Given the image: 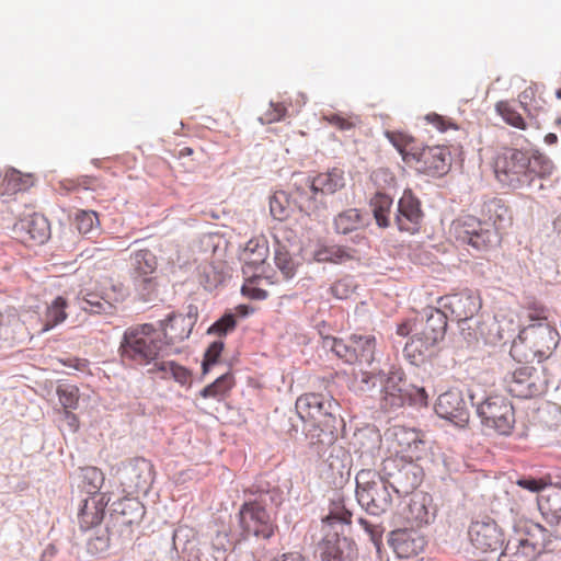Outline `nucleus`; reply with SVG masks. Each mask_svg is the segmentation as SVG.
<instances>
[{
    "mask_svg": "<svg viewBox=\"0 0 561 561\" xmlns=\"http://www.w3.org/2000/svg\"><path fill=\"white\" fill-rule=\"evenodd\" d=\"M547 309L541 305H533L528 307V319L534 321L535 323L546 322L547 320Z\"/></svg>",
    "mask_w": 561,
    "mask_h": 561,
    "instance_id": "obj_59",
    "label": "nucleus"
},
{
    "mask_svg": "<svg viewBox=\"0 0 561 561\" xmlns=\"http://www.w3.org/2000/svg\"><path fill=\"white\" fill-rule=\"evenodd\" d=\"M351 518L352 514L347 510L343 507H336L330 512L324 522L329 525H334L335 523L351 524Z\"/></svg>",
    "mask_w": 561,
    "mask_h": 561,
    "instance_id": "obj_56",
    "label": "nucleus"
},
{
    "mask_svg": "<svg viewBox=\"0 0 561 561\" xmlns=\"http://www.w3.org/2000/svg\"><path fill=\"white\" fill-rule=\"evenodd\" d=\"M363 225L360 211L350 208L337 214L333 219L334 230L341 234H347L357 230Z\"/></svg>",
    "mask_w": 561,
    "mask_h": 561,
    "instance_id": "obj_36",
    "label": "nucleus"
},
{
    "mask_svg": "<svg viewBox=\"0 0 561 561\" xmlns=\"http://www.w3.org/2000/svg\"><path fill=\"white\" fill-rule=\"evenodd\" d=\"M319 553L322 561H352L354 549L346 538L333 536L319 543Z\"/></svg>",
    "mask_w": 561,
    "mask_h": 561,
    "instance_id": "obj_29",
    "label": "nucleus"
},
{
    "mask_svg": "<svg viewBox=\"0 0 561 561\" xmlns=\"http://www.w3.org/2000/svg\"><path fill=\"white\" fill-rule=\"evenodd\" d=\"M272 561H307L306 558L299 551H291L282 554L279 558H276Z\"/></svg>",
    "mask_w": 561,
    "mask_h": 561,
    "instance_id": "obj_62",
    "label": "nucleus"
},
{
    "mask_svg": "<svg viewBox=\"0 0 561 561\" xmlns=\"http://www.w3.org/2000/svg\"><path fill=\"white\" fill-rule=\"evenodd\" d=\"M195 318L191 314H171L162 324L163 335L168 344L186 340L193 330Z\"/></svg>",
    "mask_w": 561,
    "mask_h": 561,
    "instance_id": "obj_26",
    "label": "nucleus"
},
{
    "mask_svg": "<svg viewBox=\"0 0 561 561\" xmlns=\"http://www.w3.org/2000/svg\"><path fill=\"white\" fill-rule=\"evenodd\" d=\"M270 210L272 216L276 220H284L288 217V208L282 204L277 196H274L270 201Z\"/></svg>",
    "mask_w": 561,
    "mask_h": 561,
    "instance_id": "obj_57",
    "label": "nucleus"
},
{
    "mask_svg": "<svg viewBox=\"0 0 561 561\" xmlns=\"http://www.w3.org/2000/svg\"><path fill=\"white\" fill-rule=\"evenodd\" d=\"M425 118L428 123L434 125L439 131H445L448 129L449 126H451V124L447 123L444 119V117L436 113L427 114Z\"/></svg>",
    "mask_w": 561,
    "mask_h": 561,
    "instance_id": "obj_61",
    "label": "nucleus"
},
{
    "mask_svg": "<svg viewBox=\"0 0 561 561\" xmlns=\"http://www.w3.org/2000/svg\"><path fill=\"white\" fill-rule=\"evenodd\" d=\"M378 380H380V377L374 371L359 369L357 373H354V382L360 391H367L375 387Z\"/></svg>",
    "mask_w": 561,
    "mask_h": 561,
    "instance_id": "obj_51",
    "label": "nucleus"
},
{
    "mask_svg": "<svg viewBox=\"0 0 561 561\" xmlns=\"http://www.w3.org/2000/svg\"><path fill=\"white\" fill-rule=\"evenodd\" d=\"M539 551L525 538H511L499 557V561H534Z\"/></svg>",
    "mask_w": 561,
    "mask_h": 561,
    "instance_id": "obj_30",
    "label": "nucleus"
},
{
    "mask_svg": "<svg viewBox=\"0 0 561 561\" xmlns=\"http://www.w3.org/2000/svg\"><path fill=\"white\" fill-rule=\"evenodd\" d=\"M506 390L516 398L530 399L542 394L548 386L547 376L541 368L520 366L505 379Z\"/></svg>",
    "mask_w": 561,
    "mask_h": 561,
    "instance_id": "obj_8",
    "label": "nucleus"
},
{
    "mask_svg": "<svg viewBox=\"0 0 561 561\" xmlns=\"http://www.w3.org/2000/svg\"><path fill=\"white\" fill-rule=\"evenodd\" d=\"M151 364L152 367L149 369V373H152V374H160V377L162 379H170L171 377V369H172V366H173V360H169V362H158L157 359L154 362H152Z\"/></svg>",
    "mask_w": 561,
    "mask_h": 561,
    "instance_id": "obj_58",
    "label": "nucleus"
},
{
    "mask_svg": "<svg viewBox=\"0 0 561 561\" xmlns=\"http://www.w3.org/2000/svg\"><path fill=\"white\" fill-rule=\"evenodd\" d=\"M114 512L117 514V518L121 519V524L125 526L137 525L141 522L145 516V507L136 499H123L115 504Z\"/></svg>",
    "mask_w": 561,
    "mask_h": 561,
    "instance_id": "obj_33",
    "label": "nucleus"
},
{
    "mask_svg": "<svg viewBox=\"0 0 561 561\" xmlns=\"http://www.w3.org/2000/svg\"><path fill=\"white\" fill-rule=\"evenodd\" d=\"M262 275L263 274L255 272L245 275V282L241 288L243 296L256 300H262L267 297V291L262 287V283L266 282V278L262 277Z\"/></svg>",
    "mask_w": 561,
    "mask_h": 561,
    "instance_id": "obj_41",
    "label": "nucleus"
},
{
    "mask_svg": "<svg viewBox=\"0 0 561 561\" xmlns=\"http://www.w3.org/2000/svg\"><path fill=\"white\" fill-rule=\"evenodd\" d=\"M81 308L90 313L101 314V313H110L113 309V306L110 301L105 300L102 297H99L95 294L87 293L82 297V306Z\"/></svg>",
    "mask_w": 561,
    "mask_h": 561,
    "instance_id": "obj_46",
    "label": "nucleus"
},
{
    "mask_svg": "<svg viewBox=\"0 0 561 561\" xmlns=\"http://www.w3.org/2000/svg\"><path fill=\"white\" fill-rule=\"evenodd\" d=\"M481 216L494 227L495 231L493 232L495 237L513 222V216L508 205L502 198L497 197L483 202Z\"/></svg>",
    "mask_w": 561,
    "mask_h": 561,
    "instance_id": "obj_24",
    "label": "nucleus"
},
{
    "mask_svg": "<svg viewBox=\"0 0 561 561\" xmlns=\"http://www.w3.org/2000/svg\"><path fill=\"white\" fill-rule=\"evenodd\" d=\"M423 213L420 201L411 190H405L398 203L396 222L401 231L415 233L420 230Z\"/></svg>",
    "mask_w": 561,
    "mask_h": 561,
    "instance_id": "obj_20",
    "label": "nucleus"
},
{
    "mask_svg": "<svg viewBox=\"0 0 561 561\" xmlns=\"http://www.w3.org/2000/svg\"><path fill=\"white\" fill-rule=\"evenodd\" d=\"M323 119L342 131L351 130L359 124L358 116L337 113L324 115Z\"/></svg>",
    "mask_w": 561,
    "mask_h": 561,
    "instance_id": "obj_49",
    "label": "nucleus"
},
{
    "mask_svg": "<svg viewBox=\"0 0 561 561\" xmlns=\"http://www.w3.org/2000/svg\"><path fill=\"white\" fill-rule=\"evenodd\" d=\"M162 350L160 335L152 324L128 328L121 341L119 355L124 362L147 366L158 359Z\"/></svg>",
    "mask_w": 561,
    "mask_h": 561,
    "instance_id": "obj_4",
    "label": "nucleus"
},
{
    "mask_svg": "<svg viewBox=\"0 0 561 561\" xmlns=\"http://www.w3.org/2000/svg\"><path fill=\"white\" fill-rule=\"evenodd\" d=\"M376 339L371 334H353L346 341L333 339L331 350L348 364L370 365L375 359Z\"/></svg>",
    "mask_w": 561,
    "mask_h": 561,
    "instance_id": "obj_10",
    "label": "nucleus"
},
{
    "mask_svg": "<svg viewBox=\"0 0 561 561\" xmlns=\"http://www.w3.org/2000/svg\"><path fill=\"white\" fill-rule=\"evenodd\" d=\"M497 114L503 118V121L522 130L527 128V124L523 116L516 111V108L508 101H500L495 105Z\"/></svg>",
    "mask_w": 561,
    "mask_h": 561,
    "instance_id": "obj_44",
    "label": "nucleus"
},
{
    "mask_svg": "<svg viewBox=\"0 0 561 561\" xmlns=\"http://www.w3.org/2000/svg\"><path fill=\"white\" fill-rule=\"evenodd\" d=\"M224 350L222 341L213 342L205 352L204 360H203V371L207 373L208 367L217 363L221 352Z\"/></svg>",
    "mask_w": 561,
    "mask_h": 561,
    "instance_id": "obj_53",
    "label": "nucleus"
},
{
    "mask_svg": "<svg viewBox=\"0 0 561 561\" xmlns=\"http://www.w3.org/2000/svg\"><path fill=\"white\" fill-rule=\"evenodd\" d=\"M404 381L398 375L389 376L382 386L380 404L385 410L401 408L410 399V393L404 389Z\"/></svg>",
    "mask_w": 561,
    "mask_h": 561,
    "instance_id": "obj_27",
    "label": "nucleus"
},
{
    "mask_svg": "<svg viewBox=\"0 0 561 561\" xmlns=\"http://www.w3.org/2000/svg\"><path fill=\"white\" fill-rule=\"evenodd\" d=\"M287 115V107L282 102H271L270 107L260 117L262 124L279 122Z\"/></svg>",
    "mask_w": 561,
    "mask_h": 561,
    "instance_id": "obj_50",
    "label": "nucleus"
},
{
    "mask_svg": "<svg viewBox=\"0 0 561 561\" xmlns=\"http://www.w3.org/2000/svg\"><path fill=\"white\" fill-rule=\"evenodd\" d=\"M449 236L459 244L470 245L478 251L489 249L495 239L491 229L485 228L479 218L468 214L453 220Z\"/></svg>",
    "mask_w": 561,
    "mask_h": 561,
    "instance_id": "obj_7",
    "label": "nucleus"
},
{
    "mask_svg": "<svg viewBox=\"0 0 561 561\" xmlns=\"http://www.w3.org/2000/svg\"><path fill=\"white\" fill-rule=\"evenodd\" d=\"M374 178L376 181H378L380 178H383V180L387 182V178H389V183L391 184L394 181V178L388 172L386 169H378L374 172Z\"/></svg>",
    "mask_w": 561,
    "mask_h": 561,
    "instance_id": "obj_64",
    "label": "nucleus"
},
{
    "mask_svg": "<svg viewBox=\"0 0 561 561\" xmlns=\"http://www.w3.org/2000/svg\"><path fill=\"white\" fill-rule=\"evenodd\" d=\"M133 265L137 276L147 282L148 276L157 270V257L150 250H139L133 255Z\"/></svg>",
    "mask_w": 561,
    "mask_h": 561,
    "instance_id": "obj_38",
    "label": "nucleus"
},
{
    "mask_svg": "<svg viewBox=\"0 0 561 561\" xmlns=\"http://www.w3.org/2000/svg\"><path fill=\"white\" fill-rule=\"evenodd\" d=\"M358 503L371 515L386 513L392 504V496L379 474L371 469H363L356 474Z\"/></svg>",
    "mask_w": 561,
    "mask_h": 561,
    "instance_id": "obj_5",
    "label": "nucleus"
},
{
    "mask_svg": "<svg viewBox=\"0 0 561 561\" xmlns=\"http://www.w3.org/2000/svg\"><path fill=\"white\" fill-rule=\"evenodd\" d=\"M65 419L68 421V424L72 432H77L79 430V420L76 414L72 412L64 411Z\"/></svg>",
    "mask_w": 561,
    "mask_h": 561,
    "instance_id": "obj_63",
    "label": "nucleus"
},
{
    "mask_svg": "<svg viewBox=\"0 0 561 561\" xmlns=\"http://www.w3.org/2000/svg\"><path fill=\"white\" fill-rule=\"evenodd\" d=\"M389 546L398 558L410 559L422 553L427 545L425 535L415 527H403L390 533Z\"/></svg>",
    "mask_w": 561,
    "mask_h": 561,
    "instance_id": "obj_15",
    "label": "nucleus"
},
{
    "mask_svg": "<svg viewBox=\"0 0 561 561\" xmlns=\"http://www.w3.org/2000/svg\"><path fill=\"white\" fill-rule=\"evenodd\" d=\"M412 160L420 172L432 176H442L450 168V153L447 148L439 146L423 148L412 154Z\"/></svg>",
    "mask_w": 561,
    "mask_h": 561,
    "instance_id": "obj_19",
    "label": "nucleus"
},
{
    "mask_svg": "<svg viewBox=\"0 0 561 561\" xmlns=\"http://www.w3.org/2000/svg\"><path fill=\"white\" fill-rule=\"evenodd\" d=\"M355 257V251L339 244L320 245L313 253L319 263L341 264Z\"/></svg>",
    "mask_w": 561,
    "mask_h": 561,
    "instance_id": "obj_32",
    "label": "nucleus"
},
{
    "mask_svg": "<svg viewBox=\"0 0 561 561\" xmlns=\"http://www.w3.org/2000/svg\"><path fill=\"white\" fill-rule=\"evenodd\" d=\"M233 386V377L230 374L219 376L214 382L201 390L199 396L204 399L222 400Z\"/></svg>",
    "mask_w": 561,
    "mask_h": 561,
    "instance_id": "obj_39",
    "label": "nucleus"
},
{
    "mask_svg": "<svg viewBox=\"0 0 561 561\" xmlns=\"http://www.w3.org/2000/svg\"><path fill=\"white\" fill-rule=\"evenodd\" d=\"M391 435V448L394 453L391 459L420 460L422 458L425 442L421 432L405 426H394Z\"/></svg>",
    "mask_w": 561,
    "mask_h": 561,
    "instance_id": "obj_14",
    "label": "nucleus"
},
{
    "mask_svg": "<svg viewBox=\"0 0 561 561\" xmlns=\"http://www.w3.org/2000/svg\"><path fill=\"white\" fill-rule=\"evenodd\" d=\"M539 508L554 536L561 538V489H552L541 496Z\"/></svg>",
    "mask_w": 561,
    "mask_h": 561,
    "instance_id": "obj_28",
    "label": "nucleus"
},
{
    "mask_svg": "<svg viewBox=\"0 0 561 561\" xmlns=\"http://www.w3.org/2000/svg\"><path fill=\"white\" fill-rule=\"evenodd\" d=\"M469 539L473 548L481 552H495L503 545V533L494 520H476L471 524Z\"/></svg>",
    "mask_w": 561,
    "mask_h": 561,
    "instance_id": "obj_17",
    "label": "nucleus"
},
{
    "mask_svg": "<svg viewBox=\"0 0 561 561\" xmlns=\"http://www.w3.org/2000/svg\"><path fill=\"white\" fill-rule=\"evenodd\" d=\"M432 497L424 492L412 494L402 512L403 519L410 527L421 528L431 523L435 516Z\"/></svg>",
    "mask_w": 561,
    "mask_h": 561,
    "instance_id": "obj_21",
    "label": "nucleus"
},
{
    "mask_svg": "<svg viewBox=\"0 0 561 561\" xmlns=\"http://www.w3.org/2000/svg\"><path fill=\"white\" fill-rule=\"evenodd\" d=\"M68 301L65 297L58 296L56 297L46 308L44 324L42 328V332H48L56 325L62 323L68 314L67 309Z\"/></svg>",
    "mask_w": 561,
    "mask_h": 561,
    "instance_id": "obj_34",
    "label": "nucleus"
},
{
    "mask_svg": "<svg viewBox=\"0 0 561 561\" xmlns=\"http://www.w3.org/2000/svg\"><path fill=\"white\" fill-rule=\"evenodd\" d=\"M386 137L402 154L403 160L410 163L412 161V154L414 153L411 152L414 139L401 131H386Z\"/></svg>",
    "mask_w": 561,
    "mask_h": 561,
    "instance_id": "obj_45",
    "label": "nucleus"
},
{
    "mask_svg": "<svg viewBox=\"0 0 561 561\" xmlns=\"http://www.w3.org/2000/svg\"><path fill=\"white\" fill-rule=\"evenodd\" d=\"M268 256V247L265 242H259L256 240H250L243 251L244 265L242 272L244 275L251 273L263 274L265 272L264 264Z\"/></svg>",
    "mask_w": 561,
    "mask_h": 561,
    "instance_id": "obj_31",
    "label": "nucleus"
},
{
    "mask_svg": "<svg viewBox=\"0 0 561 561\" xmlns=\"http://www.w3.org/2000/svg\"><path fill=\"white\" fill-rule=\"evenodd\" d=\"M392 204V198L385 193L378 192L370 198L369 206L380 228H387L389 226V215Z\"/></svg>",
    "mask_w": 561,
    "mask_h": 561,
    "instance_id": "obj_35",
    "label": "nucleus"
},
{
    "mask_svg": "<svg viewBox=\"0 0 561 561\" xmlns=\"http://www.w3.org/2000/svg\"><path fill=\"white\" fill-rule=\"evenodd\" d=\"M478 415L485 427L493 428L502 435L513 430L515 419L511 402L502 396H491L477 408Z\"/></svg>",
    "mask_w": 561,
    "mask_h": 561,
    "instance_id": "obj_9",
    "label": "nucleus"
},
{
    "mask_svg": "<svg viewBox=\"0 0 561 561\" xmlns=\"http://www.w3.org/2000/svg\"><path fill=\"white\" fill-rule=\"evenodd\" d=\"M21 327V319L16 308L5 307L0 310V336L9 339Z\"/></svg>",
    "mask_w": 561,
    "mask_h": 561,
    "instance_id": "obj_43",
    "label": "nucleus"
},
{
    "mask_svg": "<svg viewBox=\"0 0 561 561\" xmlns=\"http://www.w3.org/2000/svg\"><path fill=\"white\" fill-rule=\"evenodd\" d=\"M170 375H171L170 378L174 379L176 382H179L182 386L191 385V382H192L191 371L187 368H185L184 366L176 364L175 362H173V366H172Z\"/></svg>",
    "mask_w": 561,
    "mask_h": 561,
    "instance_id": "obj_55",
    "label": "nucleus"
},
{
    "mask_svg": "<svg viewBox=\"0 0 561 561\" xmlns=\"http://www.w3.org/2000/svg\"><path fill=\"white\" fill-rule=\"evenodd\" d=\"M330 290L335 298L346 299L353 293V285L350 279L343 278L335 282Z\"/></svg>",
    "mask_w": 561,
    "mask_h": 561,
    "instance_id": "obj_54",
    "label": "nucleus"
},
{
    "mask_svg": "<svg viewBox=\"0 0 561 561\" xmlns=\"http://www.w3.org/2000/svg\"><path fill=\"white\" fill-rule=\"evenodd\" d=\"M236 328V319L233 314L227 313L217 320L209 329V334H217L219 336L226 335L228 332Z\"/></svg>",
    "mask_w": 561,
    "mask_h": 561,
    "instance_id": "obj_52",
    "label": "nucleus"
},
{
    "mask_svg": "<svg viewBox=\"0 0 561 561\" xmlns=\"http://www.w3.org/2000/svg\"><path fill=\"white\" fill-rule=\"evenodd\" d=\"M435 411L438 416L453 422H463L467 419L466 402L458 390L442 393L436 401Z\"/></svg>",
    "mask_w": 561,
    "mask_h": 561,
    "instance_id": "obj_23",
    "label": "nucleus"
},
{
    "mask_svg": "<svg viewBox=\"0 0 561 561\" xmlns=\"http://www.w3.org/2000/svg\"><path fill=\"white\" fill-rule=\"evenodd\" d=\"M240 525L247 535L267 539L273 536L275 524L259 500L245 502L240 508Z\"/></svg>",
    "mask_w": 561,
    "mask_h": 561,
    "instance_id": "obj_12",
    "label": "nucleus"
},
{
    "mask_svg": "<svg viewBox=\"0 0 561 561\" xmlns=\"http://www.w3.org/2000/svg\"><path fill=\"white\" fill-rule=\"evenodd\" d=\"M520 106L527 113L530 118L536 117L542 110L543 101L537 96V89L533 85L527 87L518 95Z\"/></svg>",
    "mask_w": 561,
    "mask_h": 561,
    "instance_id": "obj_42",
    "label": "nucleus"
},
{
    "mask_svg": "<svg viewBox=\"0 0 561 561\" xmlns=\"http://www.w3.org/2000/svg\"><path fill=\"white\" fill-rule=\"evenodd\" d=\"M337 402L320 393H306L296 401V411L304 422L306 436L312 444H324L333 439L336 430Z\"/></svg>",
    "mask_w": 561,
    "mask_h": 561,
    "instance_id": "obj_2",
    "label": "nucleus"
},
{
    "mask_svg": "<svg viewBox=\"0 0 561 561\" xmlns=\"http://www.w3.org/2000/svg\"><path fill=\"white\" fill-rule=\"evenodd\" d=\"M73 225L81 234H90L100 229V219L93 210H77L73 216Z\"/></svg>",
    "mask_w": 561,
    "mask_h": 561,
    "instance_id": "obj_40",
    "label": "nucleus"
},
{
    "mask_svg": "<svg viewBox=\"0 0 561 561\" xmlns=\"http://www.w3.org/2000/svg\"><path fill=\"white\" fill-rule=\"evenodd\" d=\"M108 502V495H94L83 500L78 512L81 529L88 530L100 525L104 518L105 507Z\"/></svg>",
    "mask_w": 561,
    "mask_h": 561,
    "instance_id": "obj_22",
    "label": "nucleus"
},
{
    "mask_svg": "<svg viewBox=\"0 0 561 561\" xmlns=\"http://www.w3.org/2000/svg\"><path fill=\"white\" fill-rule=\"evenodd\" d=\"M35 183V178L31 173L23 174L15 169H10L0 175V197L3 203H8L14 195L25 192Z\"/></svg>",
    "mask_w": 561,
    "mask_h": 561,
    "instance_id": "obj_25",
    "label": "nucleus"
},
{
    "mask_svg": "<svg viewBox=\"0 0 561 561\" xmlns=\"http://www.w3.org/2000/svg\"><path fill=\"white\" fill-rule=\"evenodd\" d=\"M274 260H275L276 266L284 275V278L289 279L295 275L296 264H295L290 253L287 251V249L285 247L279 245L276 248Z\"/></svg>",
    "mask_w": 561,
    "mask_h": 561,
    "instance_id": "obj_47",
    "label": "nucleus"
},
{
    "mask_svg": "<svg viewBox=\"0 0 561 561\" xmlns=\"http://www.w3.org/2000/svg\"><path fill=\"white\" fill-rule=\"evenodd\" d=\"M345 185L344 171L337 168L320 173L314 176L310 182L311 196L306 198L301 196L300 207H305L308 214L317 211L320 206L324 204L323 196L328 194H334L335 192L343 188Z\"/></svg>",
    "mask_w": 561,
    "mask_h": 561,
    "instance_id": "obj_11",
    "label": "nucleus"
},
{
    "mask_svg": "<svg viewBox=\"0 0 561 561\" xmlns=\"http://www.w3.org/2000/svg\"><path fill=\"white\" fill-rule=\"evenodd\" d=\"M438 304L443 309L449 311L455 320L461 322L471 319L478 313L481 309L482 300L477 291L465 289L442 297Z\"/></svg>",
    "mask_w": 561,
    "mask_h": 561,
    "instance_id": "obj_16",
    "label": "nucleus"
},
{
    "mask_svg": "<svg viewBox=\"0 0 561 561\" xmlns=\"http://www.w3.org/2000/svg\"><path fill=\"white\" fill-rule=\"evenodd\" d=\"M57 394L65 411L76 409L79 402V389L72 385L59 386Z\"/></svg>",
    "mask_w": 561,
    "mask_h": 561,
    "instance_id": "obj_48",
    "label": "nucleus"
},
{
    "mask_svg": "<svg viewBox=\"0 0 561 561\" xmlns=\"http://www.w3.org/2000/svg\"><path fill=\"white\" fill-rule=\"evenodd\" d=\"M80 478V488L89 494V496L107 495L106 493H100L105 478L103 472L96 467H87L81 469Z\"/></svg>",
    "mask_w": 561,
    "mask_h": 561,
    "instance_id": "obj_37",
    "label": "nucleus"
},
{
    "mask_svg": "<svg viewBox=\"0 0 561 561\" xmlns=\"http://www.w3.org/2000/svg\"><path fill=\"white\" fill-rule=\"evenodd\" d=\"M447 330V316L439 309H428L426 319L421 323L417 333L405 344L404 353L408 357L417 359L431 347L440 342Z\"/></svg>",
    "mask_w": 561,
    "mask_h": 561,
    "instance_id": "obj_6",
    "label": "nucleus"
},
{
    "mask_svg": "<svg viewBox=\"0 0 561 561\" xmlns=\"http://www.w3.org/2000/svg\"><path fill=\"white\" fill-rule=\"evenodd\" d=\"M517 484L523 489L529 490L531 492H538L546 486V483L542 480H537L534 478L519 479Z\"/></svg>",
    "mask_w": 561,
    "mask_h": 561,
    "instance_id": "obj_60",
    "label": "nucleus"
},
{
    "mask_svg": "<svg viewBox=\"0 0 561 561\" xmlns=\"http://www.w3.org/2000/svg\"><path fill=\"white\" fill-rule=\"evenodd\" d=\"M16 238L27 247H35L45 243L50 236L48 220L41 214H32L13 227Z\"/></svg>",
    "mask_w": 561,
    "mask_h": 561,
    "instance_id": "obj_18",
    "label": "nucleus"
},
{
    "mask_svg": "<svg viewBox=\"0 0 561 561\" xmlns=\"http://www.w3.org/2000/svg\"><path fill=\"white\" fill-rule=\"evenodd\" d=\"M559 341V332L547 322L531 323L519 331L511 354L518 362H541L550 357Z\"/></svg>",
    "mask_w": 561,
    "mask_h": 561,
    "instance_id": "obj_3",
    "label": "nucleus"
},
{
    "mask_svg": "<svg viewBox=\"0 0 561 561\" xmlns=\"http://www.w3.org/2000/svg\"><path fill=\"white\" fill-rule=\"evenodd\" d=\"M499 183L511 190L530 186L535 179H545L554 171L553 162L539 151L528 152L504 147L493 160Z\"/></svg>",
    "mask_w": 561,
    "mask_h": 561,
    "instance_id": "obj_1",
    "label": "nucleus"
},
{
    "mask_svg": "<svg viewBox=\"0 0 561 561\" xmlns=\"http://www.w3.org/2000/svg\"><path fill=\"white\" fill-rule=\"evenodd\" d=\"M382 470L393 479L396 488L405 493L415 490L424 477L423 468L417 463V460L412 459H386Z\"/></svg>",
    "mask_w": 561,
    "mask_h": 561,
    "instance_id": "obj_13",
    "label": "nucleus"
}]
</instances>
